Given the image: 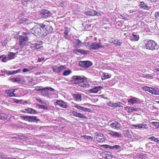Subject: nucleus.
I'll return each instance as SVG.
<instances>
[{
	"label": "nucleus",
	"instance_id": "obj_17",
	"mask_svg": "<svg viewBox=\"0 0 159 159\" xmlns=\"http://www.w3.org/2000/svg\"><path fill=\"white\" fill-rule=\"evenodd\" d=\"M132 126L134 127L136 129H147L148 128L147 125L144 124H139L136 125H133Z\"/></svg>",
	"mask_w": 159,
	"mask_h": 159
},
{
	"label": "nucleus",
	"instance_id": "obj_2",
	"mask_svg": "<svg viewBox=\"0 0 159 159\" xmlns=\"http://www.w3.org/2000/svg\"><path fill=\"white\" fill-rule=\"evenodd\" d=\"M45 25L43 23L37 24L32 29L31 32L36 37H45L46 33L44 30Z\"/></svg>",
	"mask_w": 159,
	"mask_h": 159
},
{
	"label": "nucleus",
	"instance_id": "obj_30",
	"mask_svg": "<svg viewBox=\"0 0 159 159\" xmlns=\"http://www.w3.org/2000/svg\"><path fill=\"white\" fill-rule=\"evenodd\" d=\"M11 80L13 82H17L19 83H20L21 81V79L19 77H13L11 78Z\"/></svg>",
	"mask_w": 159,
	"mask_h": 159
},
{
	"label": "nucleus",
	"instance_id": "obj_37",
	"mask_svg": "<svg viewBox=\"0 0 159 159\" xmlns=\"http://www.w3.org/2000/svg\"><path fill=\"white\" fill-rule=\"evenodd\" d=\"M149 139H151V140L154 141L158 143H159V138H155L154 136H152L148 138Z\"/></svg>",
	"mask_w": 159,
	"mask_h": 159
},
{
	"label": "nucleus",
	"instance_id": "obj_15",
	"mask_svg": "<svg viewBox=\"0 0 159 159\" xmlns=\"http://www.w3.org/2000/svg\"><path fill=\"white\" fill-rule=\"evenodd\" d=\"M102 88V87L101 86H96L89 89V93H96L99 91H100Z\"/></svg>",
	"mask_w": 159,
	"mask_h": 159
},
{
	"label": "nucleus",
	"instance_id": "obj_59",
	"mask_svg": "<svg viewBox=\"0 0 159 159\" xmlns=\"http://www.w3.org/2000/svg\"><path fill=\"white\" fill-rule=\"evenodd\" d=\"M97 137H102V136H103L102 134L101 133H98L97 134Z\"/></svg>",
	"mask_w": 159,
	"mask_h": 159
},
{
	"label": "nucleus",
	"instance_id": "obj_57",
	"mask_svg": "<svg viewBox=\"0 0 159 159\" xmlns=\"http://www.w3.org/2000/svg\"><path fill=\"white\" fill-rule=\"evenodd\" d=\"M5 93L6 94H7V97H10V90H6L5 91Z\"/></svg>",
	"mask_w": 159,
	"mask_h": 159
},
{
	"label": "nucleus",
	"instance_id": "obj_28",
	"mask_svg": "<svg viewBox=\"0 0 159 159\" xmlns=\"http://www.w3.org/2000/svg\"><path fill=\"white\" fill-rule=\"evenodd\" d=\"M11 32L12 33H11V37L14 38L15 39H18V35L19 34V32H13L12 31Z\"/></svg>",
	"mask_w": 159,
	"mask_h": 159
},
{
	"label": "nucleus",
	"instance_id": "obj_38",
	"mask_svg": "<svg viewBox=\"0 0 159 159\" xmlns=\"http://www.w3.org/2000/svg\"><path fill=\"white\" fill-rule=\"evenodd\" d=\"M104 136H102L101 137H97L96 139L97 141L98 142H103L105 141V139H104Z\"/></svg>",
	"mask_w": 159,
	"mask_h": 159
},
{
	"label": "nucleus",
	"instance_id": "obj_64",
	"mask_svg": "<svg viewBox=\"0 0 159 159\" xmlns=\"http://www.w3.org/2000/svg\"><path fill=\"white\" fill-rule=\"evenodd\" d=\"M29 71V70L27 69L24 68L23 69V71L24 72H27Z\"/></svg>",
	"mask_w": 159,
	"mask_h": 159
},
{
	"label": "nucleus",
	"instance_id": "obj_11",
	"mask_svg": "<svg viewBox=\"0 0 159 159\" xmlns=\"http://www.w3.org/2000/svg\"><path fill=\"white\" fill-rule=\"evenodd\" d=\"M82 95V94L81 93L78 92H75V93H72V95L74 99L77 102L81 101Z\"/></svg>",
	"mask_w": 159,
	"mask_h": 159
},
{
	"label": "nucleus",
	"instance_id": "obj_5",
	"mask_svg": "<svg viewBox=\"0 0 159 159\" xmlns=\"http://www.w3.org/2000/svg\"><path fill=\"white\" fill-rule=\"evenodd\" d=\"M20 117L22 120H23L31 122L37 123L38 121L40 120L38 119L36 116H21Z\"/></svg>",
	"mask_w": 159,
	"mask_h": 159
},
{
	"label": "nucleus",
	"instance_id": "obj_48",
	"mask_svg": "<svg viewBox=\"0 0 159 159\" xmlns=\"http://www.w3.org/2000/svg\"><path fill=\"white\" fill-rule=\"evenodd\" d=\"M103 75L104 77H105V79L109 78L111 77L110 74H108V73H104Z\"/></svg>",
	"mask_w": 159,
	"mask_h": 159
},
{
	"label": "nucleus",
	"instance_id": "obj_24",
	"mask_svg": "<svg viewBox=\"0 0 159 159\" xmlns=\"http://www.w3.org/2000/svg\"><path fill=\"white\" fill-rule=\"evenodd\" d=\"M139 39V36L138 35H136L135 33L133 34L130 36V39L133 41H137Z\"/></svg>",
	"mask_w": 159,
	"mask_h": 159
},
{
	"label": "nucleus",
	"instance_id": "obj_42",
	"mask_svg": "<svg viewBox=\"0 0 159 159\" xmlns=\"http://www.w3.org/2000/svg\"><path fill=\"white\" fill-rule=\"evenodd\" d=\"M21 2V4L27 7L29 5L27 0H22Z\"/></svg>",
	"mask_w": 159,
	"mask_h": 159
},
{
	"label": "nucleus",
	"instance_id": "obj_21",
	"mask_svg": "<svg viewBox=\"0 0 159 159\" xmlns=\"http://www.w3.org/2000/svg\"><path fill=\"white\" fill-rule=\"evenodd\" d=\"M73 106L75 107V108H76L77 109H78L79 110H81L82 111H84V112H87V111H89V110L88 108L84 107H83L79 105L78 104H75L74 106Z\"/></svg>",
	"mask_w": 159,
	"mask_h": 159
},
{
	"label": "nucleus",
	"instance_id": "obj_27",
	"mask_svg": "<svg viewBox=\"0 0 159 159\" xmlns=\"http://www.w3.org/2000/svg\"><path fill=\"white\" fill-rule=\"evenodd\" d=\"M52 69L53 70V72L56 73H59V70L58 67L57 66H54L52 67Z\"/></svg>",
	"mask_w": 159,
	"mask_h": 159
},
{
	"label": "nucleus",
	"instance_id": "obj_14",
	"mask_svg": "<svg viewBox=\"0 0 159 159\" xmlns=\"http://www.w3.org/2000/svg\"><path fill=\"white\" fill-rule=\"evenodd\" d=\"M102 47V46L100 43L96 42L92 43L90 46V49H97L98 48Z\"/></svg>",
	"mask_w": 159,
	"mask_h": 159
},
{
	"label": "nucleus",
	"instance_id": "obj_34",
	"mask_svg": "<svg viewBox=\"0 0 159 159\" xmlns=\"http://www.w3.org/2000/svg\"><path fill=\"white\" fill-rule=\"evenodd\" d=\"M113 43L116 46H120L122 44V43L120 42L118 39H116L114 41H113Z\"/></svg>",
	"mask_w": 159,
	"mask_h": 159
},
{
	"label": "nucleus",
	"instance_id": "obj_44",
	"mask_svg": "<svg viewBox=\"0 0 159 159\" xmlns=\"http://www.w3.org/2000/svg\"><path fill=\"white\" fill-rule=\"evenodd\" d=\"M16 90L15 89H11V97L16 96V94L14 93Z\"/></svg>",
	"mask_w": 159,
	"mask_h": 159
},
{
	"label": "nucleus",
	"instance_id": "obj_33",
	"mask_svg": "<svg viewBox=\"0 0 159 159\" xmlns=\"http://www.w3.org/2000/svg\"><path fill=\"white\" fill-rule=\"evenodd\" d=\"M48 90L50 91L53 92L55 90L53 88L51 87H46L45 88H42L41 89H39V90Z\"/></svg>",
	"mask_w": 159,
	"mask_h": 159
},
{
	"label": "nucleus",
	"instance_id": "obj_6",
	"mask_svg": "<svg viewBox=\"0 0 159 159\" xmlns=\"http://www.w3.org/2000/svg\"><path fill=\"white\" fill-rule=\"evenodd\" d=\"M144 89L152 94L159 95V89L158 88L145 86L144 87Z\"/></svg>",
	"mask_w": 159,
	"mask_h": 159
},
{
	"label": "nucleus",
	"instance_id": "obj_29",
	"mask_svg": "<svg viewBox=\"0 0 159 159\" xmlns=\"http://www.w3.org/2000/svg\"><path fill=\"white\" fill-rule=\"evenodd\" d=\"M22 101H23L22 100H18L16 99L11 98V103H21Z\"/></svg>",
	"mask_w": 159,
	"mask_h": 159
},
{
	"label": "nucleus",
	"instance_id": "obj_52",
	"mask_svg": "<svg viewBox=\"0 0 159 159\" xmlns=\"http://www.w3.org/2000/svg\"><path fill=\"white\" fill-rule=\"evenodd\" d=\"M18 52L13 53V52H11V59H13L15 57V55L17 54Z\"/></svg>",
	"mask_w": 159,
	"mask_h": 159
},
{
	"label": "nucleus",
	"instance_id": "obj_10",
	"mask_svg": "<svg viewBox=\"0 0 159 159\" xmlns=\"http://www.w3.org/2000/svg\"><path fill=\"white\" fill-rule=\"evenodd\" d=\"M79 65L83 67L88 68L91 66L92 65V63L89 61H80L79 62Z\"/></svg>",
	"mask_w": 159,
	"mask_h": 159
},
{
	"label": "nucleus",
	"instance_id": "obj_20",
	"mask_svg": "<svg viewBox=\"0 0 159 159\" xmlns=\"http://www.w3.org/2000/svg\"><path fill=\"white\" fill-rule=\"evenodd\" d=\"M43 29L45 32H46V35L52 32L53 30L52 27L50 26H46L45 25V27Z\"/></svg>",
	"mask_w": 159,
	"mask_h": 159
},
{
	"label": "nucleus",
	"instance_id": "obj_49",
	"mask_svg": "<svg viewBox=\"0 0 159 159\" xmlns=\"http://www.w3.org/2000/svg\"><path fill=\"white\" fill-rule=\"evenodd\" d=\"M116 107H122L123 105L124 104L122 102H116Z\"/></svg>",
	"mask_w": 159,
	"mask_h": 159
},
{
	"label": "nucleus",
	"instance_id": "obj_13",
	"mask_svg": "<svg viewBox=\"0 0 159 159\" xmlns=\"http://www.w3.org/2000/svg\"><path fill=\"white\" fill-rule=\"evenodd\" d=\"M85 14L87 16H94L96 15L100 16L101 15L98 12H97L96 11L92 10H90L85 12Z\"/></svg>",
	"mask_w": 159,
	"mask_h": 159
},
{
	"label": "nucleus",
	"instance_id": "obj_41",
	"mask_svg": "<svg viewBox=\"0 0 159 159\" xmlns=\"http://www.w3.org/2000/svg\"><path fill=\"white\" fill-rule=\"evenodd\" d=\"M59 72H61L63 70L66 69V66H65L61 65L58 66Z\"/></svg>",
	"mask_w": 159,
	"mask_h": 159
},
{
	"label": "nucleus",
	"instance_id": "obj_43",
	"mask_svg": "<svg viewBox=\"0 0 159 159\" xmlns=\"http://www.w3.org/2000/svg\"><path fill=\"white\" fill-rule=\"evenodd\" d=\"M101 147L105 149H108L109 150H111V146L108 145H102L101 146Z\"/></svg>",
	"mask_w": 159,
	"mask_h": 159
},
{
	"label": "nucleus",
	"instance_id": "obj_61",
	"mask_svg": "<svg viewBox=\"0 0 159 159\" xmlns=\"http://www.w3.org/2000/svg\"><path fill=\"white\" fill-rule=\"evenodd\" d=\"M154 16L156 18L159 17V11L155 13Z\"/></svg>",
	"mask_w": 159,
	"mask_h": 159
},
{
	"label": "nucleus",
	"instance_id": "obj_50",
	"mask_svg": "<svg viewBox=\"0 0 159 159\" xmlns=\"http://www.w3.org/2000/svg\"><path fill=\"white\" fill-rule=\"evenodd\" d=\"M9 26V24H4L2 27V29L4 30H6Z\"/></svg>",
	"mask_w": 159,
	"mask_h": 159
},
{
	"label": "nucleus",
	"instance_id": "obj_12",
	"mask_svg": "<svg viewBox=\"0 0 159 159\" xmlns=\"http://www.w3.org/2000/svg\"><path fill=\"white\" fill-rule=\"evenodd\" d=\"M70 115L78 117L80 118H87L85 115L74 111L70 112Z\"/></svg>",
	"mask_w": 159,
	"mask_h": 159
},
{
	"label": "nucleus",
	"instance_id": "obj_3",
	"mask_svg": "<svg viewBox=\"0 0 159 159\" xmlns=\"http://www.w3.org/2000/svg\"><path fill=\"white\" fill-rule=\"evenodd\" d=\"M143 47L147 50H153L158 49L159 46L157 43L153 40H146L144 41Z\"/></svg>",
	"mask_w": 159,
	"mask_h": 159
},
{
	"label": "nucleus",
	"instance_id": "obj_40",
	"mask_svg": "<svg viewBox=\"0 0 159 159\" xmlns=\"http://www.w3.org/2000/svg\"><path fill=\"white\" fill-rule=\"evenodd\" d=\"M75 42L76 46L80 47L82 46V44L80 40L79 39H77L76 40Z\"/></svg>",
	"mask_w": 159,
	"mask_h": 159
},
{
	"label": "nucleus",
	"instance_id": "obj_26",
	"mask_svg": "<svg viewBox=\"0 0 159 159\" xmlns=\"http://www.w3.org/2000/svg\"><path fill=\"white\" fill-rule=\"evenodd\" d=\"M72 72L71 70L68 69L67 70H65L62 74V75L64 76H67L70 75Z\"/></svg>",
	"mask_w": 159,
	"mask_h": 159
},
{
	"label": "nucleus",
	"instance_id": "obj_56",
	"mask_svg": "<svg viewBox=\"0 0 159 159\" xmlns=\"http://www.w3.org/2000/svg\"><path fill=\"white\" fill-rule=\"evenodd\" d=\"M32 110V108H29L27 109H25V111H27V113H30L31 114V111Z\"/></svg>",
	"mask_w": 159,
	"mask_h": 159
},
{
	"label": "nucleus",
	"instance_id": "obj_39",
	"mask_svg": "<svg viewBox=\"0 0 159 159\" xmlns=\"http://www.w3.org/2000/svg\"><path fill=\"white\" fill-rule=\"evenodd\" d=\"M151 124L152 126H155L159 129V122H152Z\"/></svg>",
	"mask_w": 159,
	"mask_h": 159
},
{
	"label": "nucleus",
	"instance_id": "obj_7",
	"mask_svg": "<svg viewBox=\"0 0 159 159\" xmlns=\"http://www.w3.org/2000/svg\"><path fill=\"white\" fill-rule=\"evenodd\" d=\"M43 42L42 41H40L39 43H31L29 45V48L33 51L38 50L43 47Z\"/></svg>",
	"mask_w": 159,
	"mask_h": 159
},
{
	"label": "nucleus",
	"instance_id": "obj_46",
	"mask_svg": "<svg viewBox=\"0 0 159 159\" xmlns=\"http://www.w3.org/2000/svg\"><path fill=\"white\" fill-rule=\"evenodd\" d=\"M107 105L113 108L116 107V103H114L111 102H109L107 103Z\"/></svg>",
	"mask_w": 159,
	"mask_h": 159
},
{
	"label": "nucleus",
	"instance_id": "obj_32",
	"mask_svg": "<svg viewBox=\"0 0 159 159\" xmlns=\"http://www.w3.org/2000/svg\"><path fill=\"white\" fill-rule=\"evenodd\" d=\"M125 109L128 113H131L133 112L134 107H129L128 106L126 107Z\"/></svg>",
	"mask_w": 159,
	"mask_h": 159
},
{
	"label": "nucleus",
	"instance_id": "obj_4",
	"mask_svg": "<svg viewBox=\"0 0 159 159\" xmlns=\"http://www.w3.org/2000/svg\"><path fill=\"white\" fill-rule=\"evenodd\" d=\"M28 34L27 32H23L22 35H19V41L20 46L23 47L26 45L29 40V38L27 36Z\"/></svg>",
	"mask_w": 159,
	"mask_h": 159
},
{
	"label": "nucleus",
	"instance_id": "obj_60",
	"mask_svg": "<svg viewBox=\"0 0 159 159\" xmlns=\"http://www.w3.org/2000/svg\"><path fill=\"white\" fill-rule=\"evenodd\" d=\"M87 139L88 141H91L92 140V138L90 136H87Z\"/></svg>",
	"mask_w": 159,
	"mask_h": 159
},
{
	"label": "nucleus",
	"instance_id": "obj_1",
	"mask_svg": "<svg viewBox=\"0 0 159 159\" xmlns=\"http://www.w3.org/2000/svg\"><path fill=\"white\" fill-rule=\"evenodd\" d=\"M70 81L72 84H76L83 88H86L89 86V84L87 81V78L81 76H73Z\"/></svg>",
	"mask_w": 159,
	"mask_h": 159
},
{
	"label": "nucleus",
	"instance_id": "obj_16",
	"mask_svg": "<svg viewBox=\"0 0 159 159\" xmlns=\"http://www.w3.org/2000/svg\"><path fill=\"white\" fill-rule=\"evenodd\" d=\"M110 126L112 128L119 129L120 128V124L118 122L113 121L110 125Z\"/></svg>",
	"mask_w": 159,
	"mask_h": 159
},
{
	"label": "nucleus",
	"instance_id": "obj_51",
	"mask_svg": "<svg viewBox=\"0 0 159 159\" xmlns=\"http://www.w3.org/2000/svg\"><path fill=\"white\" fill-rule=\"evenodd\" d=\"M82 49H75L74 50V52L75 53H77V52H79L81 53H82Z\"/></svg>",
	"mask_w": 159,
	"mask_h": 159
},
{
	"label": "nucleus",
	"instance_id": "obj_62",
	"mask_svg": "<svg viewBox=\"0 0 159 159\" xmlns=\"http://www.w3.org/2000/svg\"><path fill=\"white\" fill-rule=\"evenodd\" d=\"M4 73L6 74L9 75H10V71L7 70L5 69Z\"/></svg>",
	"mask_w": 159,
	"mask_h": 159
},
{
	"label": "nucleus",
	"instance_id": "obj_8",
	"mask_svg": "<svg viewBox=\"0 0 159 159\" xmlns=\"http://www.w3.org/2000/svg\"><path fill=\"white\" fill-rule=\"evenodd\" d=\"M56 101L54 102V104L61 108H66L69 106V104L67 102H65L62 100H56Z\"/></svg>",
	"mask_w": 159,
	"mask_h": 159
},
{
	"label": "nucleus",
	"instance_id": "obj_47",
	"mask_svg": "<svg viewBox=\"0 0 159 159\" xmlns=\"http://www.w3.org/2000/svg\"><path fill=\"white\" fill-rule=\"evenodd\" d=\"M20 69H18L16 70H11V75L20 72Z\"/></svg>",
	"mask_w": 159,
	"mask_h": 159
},
{
	"label": "nucleus",
	"instance_id": "obj_63",
	"mask_svg": "<svg viewBox=\"0 0 159 159\" xmlns=\"http://www.w3.org/2000/svg\"><path fill=\"white\" fill-rule=\"evenodd\" d=\"M16 149L15 148H11V152H14L15 153H16L17 152L16 151Z\"/></svg>",
	"mask_w": 159,
	"mask_h": 159
},
{
	"label": "nucleus",
	"instance_id": "obj_36",
	"mask_svg": "<svg viewBox=\"0 0 159 159\" xmlns=\"http://www.w3.org/2000/svg\"><path fill=\"white\" fill-rule=\"evenodd\" d=\"M37 106L39 108H41L44 110H48V107L47 106L39 104H37Z\"/></svg>",
	"mask_w": 159,
	"mask_h": 159
},
{
	"label": "nucleus",
	"instance_id": "obj_45",
	"mask_svg": "<svg viewBox=\"0 0 159 159\" xmlns=\"http://www.w3.org/2000/svg\"><path fill=\"white\" fill-rule=\"evenodd\" d=\"M139 3V6L141 8H143V9L146 8V7H145V3L143 2H140Z\"/></svg>",
	"mask_w": 159,
	"mask_h": 159
},
{
	"label": "nucleus",
	"instance_id": "obj_9",
	"mask_svg": "<svg viewBox=\"0 0 159 159\" xmlns=\"http://www.w3.org/2000/svg\"><path fill=\"white\" fill-rule=\"evenodd\" d=\"M52 15V13L48 9L43 10L39 14L40 16L45 19L50 17Z\"/></svg>",
	"mask_w": 159,
	"mask_h": 159
},
{
	"label": "nucleus",
	"instance_id": "obj_22",
	"mask_svg": "<svg viewBox=\"0 0 159 159\" xmlns=\"http://www.w3.org/2000/svg\"><path fill=\"white\" fill-rule=\"evenodd\" d=\"M22 139L20 135L17 134H11V139H12L13 141H15L16 140Z\"/></svg>",
	"mask_w": 159,
	"mask_h": 159
},
{
	"label": "nucleus",
	"instance_id": "obj_18",
	"mask_svg": "<svg viewBox=\"0 0 159 159\" xmlns=\"http://www.w3.org/2000/svg\"><path fill=\"white\" fill-rule=\"evenodd\" d=\"M108 134L114 137L121 138V136L120 133L113 131H110Z\"/></svg>",
	"mask_w": 159,
	"mask_h": 159
},
{
	"label": "nucleus",
	"instance_id": "obj_55",
	"mask_svg": "<svg viewBox=\"0 0 159 159\" xmlns=\"http://www.w3.org/2000/svg\"><path fill=\"white\" fill-rule=\"evenodd\" d=\"M45 58L44 57H42L41 58H38L37 59V62H39L42 61H44V60Z\"/></svg>",
	"mask_w": 159,
	"mask_h": 159
},
{
	"label": "nucleus",
	"instance_id": "obj_31",
	"mask_svg": "<svg viewBox=\"0 0 159 159\" xmlns=\"http://www.w3.org/2000/svg\"><path fill=\"white\" fill-rule=\"evenodd\" d=\"M121 148V147L117 145H115L113 146H111V150H117L120 149Z\"/></svg>",
	"mask_w": 159,
	"mask_h": 159
},
{
	"label": "nucleus",
	"instance_id": "obj_23",
	"mask_svg": "<svg viewBox=\"0 0 159 159\" xmlns=\"http://www.w3.org/2000/svg\"><path fill=\"white\" fill-rule=\"evenodd\" d=\"M70 30L67 27H66L64 30V37L65 38L67 39H70V37L68 36V33L70 32Z\"/></svg>",
	"mask_w": 159,
	"mask_h": 159
},
{
	"label": "nucleus",
	"instance_id": "obj_19",
	"mask_svg": "<svg viewBox=\"0 0 159 159\" xmlns=\"http://www.w3.org/2000/svg\"><path fill=\"white\" fill-rule=\"evenodd\" d=\"M139 102V99L133 97L128 100V102L130 103L132 105H133L134 103H137Z\"/></svg>",
	"mask_w": 159,
	"mask_h": 159
},
{
	"label": "nucleus",
	"instance_id": "obj_25",
	"mask_svg": "<svg viewBox=\"0 0 159 159\" xmlns=\"http://www.w3.org/2000/svg\"><path fill=\"white\" fill-rule=\"evenodd\" d=\"M10 52H8V55L7 56V57H6V56L4 55L3 58H2V59L1 60V61L3 62H5L8 60H10Z\"/></svg>",
	"mask_w": 159,
	"mask_h": 159
},
{
	"label": "nucleus",
	"instance_id": "obj_35",
	"mask_svg": "<svg viewBox=\"0 0 159 159\" xmlns=\"http://www.w3.org/2000/svg\"><path fill=\"white\" fill-rule=\"evenodd\" d=\"M7 119L6 116L3 113L0 111V120H6Z\"/></svg>",
	"mask_w": 159,
	"mask_h": 159
},
{
	"label": "nucleus",
	"instance_id": "obj_53",
	"mask_svg": "<svg viewBox=\"0 0 159 159\" xmlns=\"http://www.w3.org/2000/svg\"><path fill=\"white\" fill-rule=\"evenodd\" d=\"M36 100L42 104H46V102L45 100H42L41 98H37Z\"/></svg>",
	"mask_w": 159,
	"mask_h": 159
},
{
	"label": "nucleus",
	"instance_id": "obj_54",
	"mask_svg": "<svg viewBox=\"0 0 159 159\" xmlns=\"http://www.w3.org/2000/svg\"><path fill=\"white\" fill-rule=\"evenodd\" d=\"M89 52L88 51L85 50H84L82 49V53H81L83 54H87L89 53Z\"/></svg>",
	"mask_w": 159,
	"mask_h": 159
},
{
	"label": "nucleus",
	"instance_id": "obj_58",
	"mask_svg": "<svg viewBox=\"0 0 159 159\" xmlns=\"http://www.w3.org/2000/svg\"><path fill=\"white\" fill-rule=\"evenodd\" d=\"M31 114H38L39 113V112L37 111L36 110H35L33 109H32V110L31 111Z\"/></svg>",
	"mask_w": 159,
	"mask_h": 159
}]
</instances>
